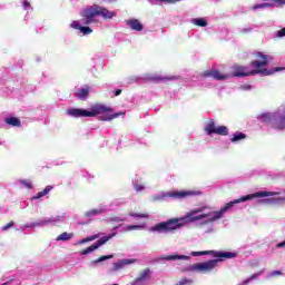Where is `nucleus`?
<instances>
[{"label":"nucleus","mask_w":285,"mask_h":285,"mask_svg":"<svg viewBox=\"0 0 285 285\" xmlns=\"http://www.w3.org/2000/svg\"><path fill=\"white\" fill-rule=\"evenodd\" d=\"M284 246H285V240L276 245L277 248H284Z\"/></svg>","instance_id":"nucleus-43"},{"label":"nucleus","mask_w":285,"mask_h":285,"mask_svg":"<svg viewBox=\"0 0 285 285\" xmlns=\"http://www.w3.org/2000/svg\"><path fill=\"white\" fill-rule=\"evenodd\" d=\"M281 202H285V197L261 199L258 200V204H281Z\"/></svg>","instance_id":"nucleus-25"},{"label":"nucleus","mask_w":285,"mask_h":285,"mask_svg":"<svg viewBox=\"0 0 285 285\" xmlns=\"http://www.w3.org/2000/svg\"><path fill=\"white\" fill-rule=\"evenodd\" d=\"M134 188L136 193H141V190H145L146 187L144 185H139V184H134Z\"/></svg>","instance_id":"nucleus-35"},{"label":"nucleus","mask_w":285,"mask_h":285,"mask_svg":"<svg viewBox=\"0 0 285 285\" xmlns=\"http://www.w3.org/2000/svg\"><path fill=\"white\" fill-rule=\"evenodd\" d=\"M202 255H213V257H224L225 259H233L237 257V254L233 252H217V250L191 252L193 257H202Z\"/></svg>","instance_id":"nucleus-9"},{"label":"nucleus","mask_w":285,"mask_h":285,"mask_svg":"<svg viewBox=\"0 0 285 285\" xmlns=\"http://www.w3.org/2000/svg\"><path fill=\"white\" fill-rule=\"evenodd\" d=\"M259 275H262V272L256 273V274H253V275L249 277V282H253V279H257V277H259Z\"/></svg>","instance_id":"nucleus-40"},{"label":"nucleus","mask_w":285,"mask_h":285,"mask_svg":"<svg viewBox=\"0 0 285 285\" xmlns=\"http://www.w3.org/2000/svg\"><path fill=\"white\" fill-rule=\"evenodd\" d=\"M223 259L225 258L218 257L204 263H195L188 267V271H191L193 273H212V271H215V268H217V264L223 262Z\"/></svg>","instance_id":"nucleus-7"},{"label":"nucleus","mask_w":285,"mask_h":285,"mask_svg":"<svg viewBox=\"0 0 285 285\" xmlns=\"http://www.w3.org/2000/svg\"><path fill=\"white\" fill-rule=\"evenodd\" d=\"M215 130H217V126L215 125V121L209 120L205 126V132H207V135H215Z\"/></svg>","instance_id":"nucleus-22"},{"label":"nucleus","mask_w":285,"mask_h":285,"mask_svg":"<svg viewBox=\"0 0 285 285\" xmlns=\"http://www.w3.org/2000/svg\"><path fill=\"white\" fill-rule=\"evenodd\" d=\"M262 121H269L272 128L276 130H284L285 128V107H281L274 114H263L261 116Z\"/></svg>","instance_id":"nucleus-5"},{"label":"nucleus","mask_w":285,"mask_h":285,"mask_svg":"<svg viewBox=\"0 0 285 285\" xmlns=\"http://www.w3.org/2000/svg\"><path fill=\"white\" fill-rule=\"evenodd\" d=\"M95 239H99V234L78 240L77 243H75V246H81L83 244H88V242H95Z\"/></svg>","instance_id":"nucleus-24"},{"label":"nucleus","mask_w":285,"mask_h":285,"mask_svg":"<svg viewBox=\"0 0 285 285\" xmlns=\"http://www.w3.org/2000/svg\"><path fill=\"white\" fill-rule=\"evenodd\" d=\"M121 115H126V111L111 114L110 116H102L100 117V121H112V119H117L118 117H121Z\"/></svg>","instance_id":"nucleus-23"},{"label":"nucleus","mask_w":285,"mask_h":285,"mask_svg":"<svg viewBox=\"0 0 285 285\" xmlns=\"http://www.w3.org/2000/svg\"><path fill=\"white\" fill-rule=\"evenodd\" d=\"M245 138H246V135H245L244 132L237 131V132H235V134L233 135V137L230 138V141H232L233 144H237V141H242V140H244Z\"/></svg>","instance_id":"nucleus-28"},{"label":"nucleus","mask_w":285,"mask_h":285,"mask_svg":"<svg viewBox=\"0 0 285 285\" xmlns=\"http://www.w3.org/2000/svg\"><path fill=\"white\" fill-rule=\"evenodd\" d=\"M49 222L53 226H57V224H63V222H66V216L65 215L51 216L49 217Z\"/></svg>","instance_id":"nucleus-19"},{"label":"nucleus","mask_w":285,"mask_h":285,"mask_svg":"<svg viewBox=\"0 0 285 285\" xmlns=\"http://www.w3.org/2000/svg\"><path fill=\"white\" fill-rule=\"evenodd\" d=\"M119 95H121V89H117V90L115 91V97H119Z\"/></svg>","instance_id":"nucleus-44"},{"label":"nucleus","mask_w":285,"mask_h":285,"mask_svg":"<svg viewBox=\"0 0 285 285\" xmlns=\"http://www.w3.org/2000/svg\"><path fill=\"white\" fill-rule=\"evenodd\" d=\"M20 184H22V186H26V188H32V181L30 180H20Z\"/></svg>","instance_id":"nucleus-36"},{"label":"nucleus","mask_w":285,"mask_h":285,"mask_svg":"<svg viewBox=\"0 0 285 285\" xmlns=\"http://www.w3.org/2000/svg\"><path fill=\"white\" fill-rule=\"evenodd\" d=\"M6 124L9 126H14L16 128H19L21 126V120L17 117H10L6 119Z\"/></svg>","instance_id":"nucleus-27"},{"label":"nucleus","mask_w":285,"mask_h":285,"mask_svg":"<svg viewBox=\"0 0 285 285\" xmlns=\"http://www.w3.org/2000/svg\"><path fill=\"white\" fill-rule=\"evenodd\" d=\"M191 23H194V26H198L199 28H206V26H208V22L204 18L191 19Z\"/></svg>","instance_id":"nucleus-26"},{"label":"nucleus","mask_w":285,"mask_h":285,"mask_svg":"<svg viewBox=\"0 0 285 285\" xmlns=\"http://www.w3.org/2000/svg\"><path fill=\"white\" fill-rule=\"evenodd\" d=\"M23 6H24V8H28V6H30V2H28V0H24Z\"/></svg>","instance_id":"nucleus-45"},{"label":"nucleus","mask_w":285,"mask_h":285,"mask_svg":"<svg viewBox=\"0 0 285 285\" xmlns=\"http://www.w3.org/2000/svg\"><path fill=\"white\" fill-rule=\"evenodd\" d=\"M240 90H253V86H250V85H243V86H240Z\"/></svg>","instance_id":"nucleus-39"},{"label":"nucleus","mask_w":285,"mask_h":285,"mask_svg":"<svg viewBox=\"0 0 285 285\" xmlns=\"http://www.w3.org/2000/svg\"><path fill=\"white\" fill-rule=\"evenodd\" d=\"M130 217H138L140 219H148V214H135V213H130L129 214Z\"/></svg>","instance_id":"nucleus-34"},{"label":"nucleus","mask_w":285,"mask_h":285,"mask_svg":"<svg viewBox=\"0 0 285 285\" xmlns=\"http://www.w3.org/2000/svg\"><path fill=\"white\" fill-rule=\"evenodd\" d=\"M112 111V109L110 107H106L104 105H95L94 107H91L90 110H86V109H78V108H71L69 110H67V115H69V117H97V115H104L106 112H110Z\"/></svg>","instance_id":"nucleus-4"},{"label":"nucleus","mask_w":285,"mask_h":285,"mask_svg":"<svg viewBox=\"0 0 285 285\" xmlns=\"http://www.w3.org/2000/svg\"><path fill=\"white\" fill-rule=\"evenodd\" d=\"M276 37L278 39H282V37H285V27L276 32Z\"/></svg>","instance_id":"nucleus-37"},{"label":"nucleus","mask_w":285,"mask_h":285,"mask_svg":"<svg viewBox=\"0 0 285 285\" xmlns=\"http://www.w3.org/2000/svg\"><path fill=\"white\" fill-rule=\"evenodd\" d=\"M14 226V222H10L7 225L2 226V230H8L9 228H12Z\"/></svg>","instance_id":"nucleus-38"},{"label":"nucleus","mask_w":285,"mask_h":285,"mask_svg":"<svg viewBox=\"0 0 285 285\" xmlns=\"http://www.w3.org/2000/svg\"><path fill=\"white\" fill-rule=\"evenodd\" d=\"M115 257L112 254L107 256H101L96 261H92L91 264H101V262H106V259H112Z\"/></svg>","instance_id":"nucleus-31"},{"label":"nucleus","mask_w":285,"mask_h":285,"mask_svg":"<svg viewBox=\"0 0 285 285\" xmlns=\"http://www.w3.org/2000/svg\"><path fill=\"white\" fill-rule=\"evenodd\" d=\"M215 135H222V136L228 135V127H226V126H216Z\"/></svg>","instance_id":"nucleus-30"},{"label":"nucleus","mask_w":285,"mask_h":285,"mask_svg":"<svg viewBox=\"0 0 285 285\" xmlns=\"http://www.w3.org/2000/svg\"><path fill=\"white\" fill-rule=\"evenodd\" d=\"M127 26H129L131 30H136V32H141L144 30V26L137 19L127 20Z\"/></svg>","instance_id":"nucleus-14"},{"label":"nucleus","mask_w":285,"mask_h":285,"mask_svg":"<svg viewBox=\"0 0 285 285\" xmlns=\"http://www.w3.org/2000/svg\"><path fill=\"white\" fill-rule=\"evenodd\" d=\"M144 228H146V225H125L122 227V230L125 233H130V230H144Z\"/></svg>","instance_id":"nucleus-20"},{"label":"nucleus","mask_w":285,"mask_h":285,"mask_svg":"<svg viewBox=\"0 0 285 285\" xmlns=\"http://www.w3.org/2000/svg\"><path fill=\"white\" fill-rule=\"evenodd\" d=\"M204 77H213L217 81H226V79H230V73H222L218 70L206 71Z\"/></svg>","instance_id":"nucleus-10"},{"label":"nucleus","mask_w":285,"mask_h":285,"mask_svg":"<svg viewBox=\"0 0 285 285\" xmlns=\"http://www.w3.org/2000/svg\"><path fill=\"white\" fill-rule=\"evenodd\" d=\"M276 275H282V272H279V271H274V272L271 273V276H272V277H275Z\"/></svg>","instance_id":"nucleus-42"},{"label":"nucleus","mask_w":285,"mask_h":285,"mask_svg":"<svg viewBox=\"0 0 285 285\" xmlns=\"http://www.w3.org/2000/svg\"><path fill=\"white\" fill-rule=\"evenodd\" d=\"M281 195L279 191H256L254 194H248L235 200L227 203L219 210H210L207 206H200L187 212L184 216L179 218H171L167 222L158 223L149 228L150 233L168 234L174 230H179L186 224H195V222H200V226H206V224H213L224 217L225 213H228L235 204H242V202H250V199H257L259 197H275Z\"/></svg>","instance_id":"nucleus-1"},{"label":"nucleus","mask_w":285,"mask_h":285,"mask_svg":"<svg viewBox=\"0 0 285 285\" xmlns=\"http://www.w3.org/2000/svg\"><path fill=\"white\" fill-rule=\"evenodd\" d=\"M136 263H137V259L135 258L120 259L117 263H114L112 271L114 272L121 271V268H124L125 266H130V264H136Z\"/></svg>","instance_id":"nucleus-11"},{"label":"nucleus","mask_w":285,"mask_h":285,"mask_svg":"<svg viewBox=\"0 0 285 285\" xmlns=\"http://www.w3.org/2000/svg\"><path fill=\"white\" fill-rule=\"evenodd\" d=\"M254 57L256 60L252 61L250 66L255 69L250 70L248 67L234 65L230 68L229 76L230 77H250L253 75H262L263 77H268V75H273V72H279L282 68H275L274 70L266 69L268 65V56L262 52H255Z\"/></svg>","instance_id":"nucleus-2"},{"label":"nucleus","mask_w":285,"mask_h":285,"mask_svg":"<svg viewBox=\"0 0 285 285\" xmlns=\"http://www.w3.org/2000/svg\"><path fill=\"white\" fill-rule=\"evenodd\" d=\"M131 285H146V283L136 278Z\"/></svg>","instance_id":"nucleus-41"},{"label":"nucleus","mask_w":285,"mask_h":285,"mask_svg":"<svg viewBox=\"0 0 285 285\" xmlns=\"http://www.w3.org/2000/svg\"><path fill=\"white\" fill-rule=\"evenodd\" d=\"M101 213H106V207H98L96 209H90L89 212H86L85 215L87 217H95L97 215H101Z\"/></svg>","instance_id":"nucleus-18"},{"label":"nucleus","mask_w":285,"mask_h":285,"mask_svg":"<svg viewBox=\"0 0 285 285\" xmlns=\"http://www.w3.org/2000/svg\"><path fill=\"white\" fill-rule=\"evenodd\" d=\"M72 237H75L73 233L65 232L57 236L56 242H70V239H72Z\"/></svg>","instance_id":"nucleus-17"},{"label":"nucleus","mask_w":285,"mask_h":285,"mask_svg":"<svg viewBox=\"0 0 285 285\" xmlns=\"http://www.w3.org/2000/svg\"><path fill=\"white\" fill-rule=\"evenodd\" d=\"M80 16L82 17L81 23H83V26H90V23H95V17H102V19H112L114 17H117V13L99 4H94L82 9L80 11Z\"/></svg>","instance_id":"nucleus-3"},{"label":"nucleus","mask_w":285,"mask_h":285,"mask_svg":"<svg viewBox=\"0 0 285 285\" xmlns=\"http://www.w3.org/2000/svg\"><path fill=\"white\" fill-rule=\"evenodd\" d=\"M90 94V87L81 88L77 91L76 96L78 99H81V101H86L88 98V95Z\"/></svg>","instance_id":"nucleus-16"},{"label":"nucleus","mask_w":285,"mask_h":285,"mask_svg":"<svg viewBox=\"0 0 285 285\" xmlns=\"http://www.w3.org/2000/svg\"><path fill=\"white\" fill-rule=\"evenodd\" d=\"M50 190H52V186L49 185L42 191H39L36 196H33V199H41V197H46Z\"/></svg>","instance_id":"nucleus-29"},{"label":"nucleus","mask_w":285,"mask_h":285,"mask_svg":"<svg viewBox=\"0 0 285 285\" xmlns=\"http://www.w3.org/2000/svg\"><path fill=\"white\" fill-rule=\"evenodd\" d=\"M240 32H250V29H242Z\"/></svg>","instance_id":"nucleus-46"},{"label":"nucleus","mask_w":285,"mask_h":285,"mask_svg":"<svg viewBox=\"0 0 285 285\" xmlns=\"http://www.w3.org/2000/svg\"><path fill=\"white\" fill-rule=\"evenodd\" d=\"M70 28H73V30H79L82 35H92V29L90 27H81L77 20L71 22Z\"/></svg>","instance_id":"nucleus-12"},{"label":"nucleus","mask_w":285,"mask_h":285,"mask_svg":"<svg viewBox=\"0 0 285 285\" xmlns=\"http://www.w3.org/2000/svg\"><path fill=\"white\" fill-rule=\"evenodd\" d=\"M194 281L191 278H181L176 285H193Z\"/></svg>","instance_id":"nucleus-33"},{"label":"nucleus","mask_w":285,"mask_h":285,"mask_svg":"<svg viewBox=\"0 0 285 285\" xmlns=\"http://www.w3.org/2000/svg\"><path fill=\"white\" fill-rule=\"evenodd\" d=\"M136 279H138L139 282L147 283L148 279H150V269L147 268V269H144L142 272H140Z\"/></svg>","instance_id":"nucleus-21"},{"label":"nucleus","mask_w":285,"mask_h":285,"mask_svg":"<svg viewBox=\"0 0 285 285\" xmlns=\"http://www.w3.org/2000/svg\"><path fill=\"white\" fill-rule=\"evenodd\" d=\"M197 195H202V193L195 190L160 191L151 197V202H164L168 197H173L174 199H186V197H195Z\"/></svg>","instance_id":"nucleus-6"},{"label":"nucleus","mask_w":285,"mask_h":285,"mask_svg":"<svg viewBox=\"0 0 285 285\" xmlns=\"http://www.w3.org/2000/svg\"><path fill=\"white\" fill-rule=\"evenodd\" d=\"M271 7H273L272 3H262V4L253 6L252 10H259V9L264 10V8H271Z\"/></svg>","instance_id":"nucleus-32"},{"label":"nucleus","mask_w":285,"mask_h":285,"mask_svg":"<svg viewBox=\"0 0 285 285\" xmlns=\"http://www.w3.org/2000/svg\"><path fill=\"white\" fill-rule=\"evenodd\" d=\"M117 236V232H111L109 235L101 237L100 239L97 240V243L90 245L86 249L80 252V255H90V253H95L100 246H104L107 242H110L112 237Z\"/></svg>","instance_id":"nucleus-8"},{"label":"nucleus","mask_w":285,"mask_h":285,"mask_svg":"<svg viewBox=\"0 0 285 285\" xmlns=\"http://www.w3.org/2000/svg\"><path fill=\"white\" fill-rule=\"evenodd\" d=\"M161 259H165L166 262H176V259H185L186 262H189L190 256L171 254V255L163 256Z\"/></svg>","instance_id":"nucleus-13"},{"label":"nucleus","mask_w":285,"mask_h":285,"mask_svg":"<svg viewBox=\"0 0 285 285\" xmlns=\"http://www.w3.org/2000/svg\"><path fill=\"white\" fill-rule=\"evenodd\" d=\"M50 218H40L37 222L31 223L30 228H43V226H49Z\"/></svg>","instance_id":"nucleus-15"}]
</instances>
